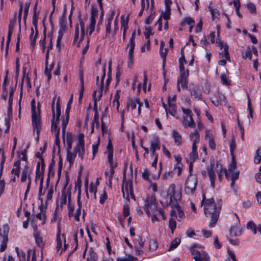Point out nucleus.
<instances>
[{
    "label": "nucleus",
    "mask_w": 261,
    "mask_h": 261,
    "mask_svg": "<svg viewBox=\"0 0 261 261\" xmlns=\"http://www.w3.org/2000/svg\"><path fill=\"white\" fill-rule=\"evenodd\" d=\"M201 204L204 205L205 215L211 218L208 226L210 228H213L216 225L219 219L222 201L220 199L216 204L214 198L206 199L205 196L203 195Z\"/></svg>",
    "instance_id": "nucleus-1"
},
{
    "label": "nucleus",
    "mask_w": 261,
    "mask_h": 261,
    "mask_svg": "<svg viewBox=\"0 0 261 261\" xmlns=\"http://www.w3.org/2000/svg\"><path fill=\"white\" fill-rule=\"evenodd\" d=\"M175 185L171 184L168 190L166 197V204L167 205H175L178 203V201L181 198L180 190L176 191Z\"/></svg>",
    "instance_id": "nucleus-2"
},
{
    "label": "nucleus",
    "mask_w": 261,
    "mask_h": 261,
    "mask_svg": "<svg viewBox=\"0 0 261 261\" xmlns=\"http://www.w3.org/2000/svg\"><path fill=\"white\" fill-rule=\"evenodd\" d=\"M189 175L186 181L185 190L188 194H193L195 191L197 185V177L196 175L192 174V165H189Z\"/></svg>",
    "instance_id": "nucleus-3"
},
{
    "label": "nucleus",
    "mask_w": 261,
    "mask_h": 261,
    "mask_svg": "<svg viewBox=\"0 0 261 261\" xmlns=\"http://www.w3.org/2000/svg\"><path fill=\"white\" fill-rule=\"evenodd\" d=\"M106 76V65H105L102 69V75L101 78V83L98 90L94 91L92 96L94 101V112H98L97 110V102L99 101L102 96V92L103 88V81Z\"/></svg>",
    "instance_id": "nucleus-4"
},
{
    "label": "nucleus",
    "mask_w": 261,
    "mask_h": 261,
    "mask_svg": "<svg viewBox=\"0 0 261 261\" xmlns=\"http://www.w3.org/2000/svg\"><path fill=\"white\" fill-rule=\"evenodd\" d=\"M36 6L37 4L34 8V14L33 16V24L35 28V35L34 36V31L33 28H31V34L30 36V39L31 42V46L34 47L36 43V39L38 34V31L37 29V23H38V15L36 12Z\"/></svg>",
    "instance_id": "nucleus-5"
},
{
    "label": "nucleus",
    "mask_w": 261,
    "mask_h": 261,
    "mask_svg": "<svg viewBox=\"0 0 261 261\" xmlns=\"http://www.w3.org/2000/svg\"><path fill=\"white\" fill-rule=\"evenodd\" d=\"M74 151L76 154L78 153V155L82 160L84 159V155L85 153V141L84 136L83 134H81L78 137V143L74 147Z\"/></svg>",
    "instance_id": "nucleus-6"
},
{
    "label": "nucleus",
    "mask_w": 261,
    "mask_h": 261,
    "mask_svg": "<svg viewBox=\"0 0 261 261\" xmlns=\"http://www.w3.org/2000/svg\"><path fill=\"white\" fill-rule=\"evenodd\" d=\"M188 91L190 92V95L193 99L196 100L202 99L201 91L197 85L193 83H190Z\"/></svg>",
    "instance_id": "nucleus-7"
},
{
    "label": "nucleus",
    "mask_w": 261,
    "mask_h": 261,
    "mask_svg": "<svg viewBox=\"0 0 261 261\" xmlns=\"http://www.w3.org/2000/svg\"><path fill=\"white\" fill-rule=\"evenodd\" d=\"M211 102L216 107H218L220 105H226L227 103V100L225 96L218 92L213 96L211 97Z\"/></svg>",
    "instance_id": "nucleus-8"
},
{
    "label": "nucleus",
    "mask_w": 261,
    "mask_h": 261,
    "mask_svg": "<svg viewBox=\"0 0 261 261\" xmlns=\"http://www.w3.org/2000/svg\"><path fill=\"white\" fill-rule=\"evenodd\" d=\"M40 112H37V113L32 114V121L33 131H36L38 133V132L41 131V120L40 117Z\"/></svg>",
    "instance_id": "nucleus-9"
},
{
    "label": "nucleus",
    "mask_w": 261,
    "mask_h": 261,
    "mask_svg": "<svg viewBox=\"0 0 261 261\" xmlns=\"http://www.w3.org/2000/svg\"><path fill=\"white\" fill-rule=\"evenodd\" d=\"M98 14V10L96 8L92 7L90 13V22L89 24V27L88 28L89 30V35L90 36L94 31L95 23H96V17L97 16Z\"/></svg>",
    "instance_id": "nucleus-10"
},
{
    "label": "nucleus",
    "mask_w": 261,
    "mask_h": 261,
    "mask_svg": "<svg viewBox=\"0 0 261 261\" xmlns=\"http://www.w3.org/2000/svg\"><path fill=\"white\" fill-rule=\"evenodd\" d=\"M125 176L123 177V184L121 187V191L122 192L123 197L125 198V193H126V199L129 202V193L130 191L133 189V183L131 181H125Z\"/></svg>",
    "instance_id": "nucleus-11"
},
{
    "label": "nucleus",
    "mask_w": 261,
    "mask_h": 261,
    "mask_svg": "<svg viewBox=\"0 0 261 261\" xmlns=\"http://www.w3.org/2000/svg\"><path fill=\"white\" fill-rule=\"evenodd\" d=\"M150 144L151 156H155L157 154L155 153V150L160 149L161 142L159 138L158 137H154L150 141Z\"/></svg>",
    "instance_id": "nucleus-12"
},
{
    "label": "nucleus",
    "mask_w": 261,
    "mask_h": 261,
    "mask_svg": "<svg viewBox=\"0 0 261 261\" xmlns=\"http://www.w3.org/2000/svg\"><path fill=\"white\" fill-rule=\"evenodd\" d=\"M214 165V160L211 161L210 166L207 168V172L210 179L211 185L213 188H215V181L216 178L215 172L213 169Z\"/></svg>",
    "instance_id": "nucleus-13"
},
{
    "label": "nucleus",
    "mask_w": 261,
    "mask_h": 261,
    "mask_svg": "<svg viewBox=\"0 0 261 261\" xmlns=\"http://www.w3.org/2000/svg\"><path fill=\"white\" fill-rule=\"evenodd\" d=\"M16 22V19L15 17L13 19H11L9 21V31L8 33V37H7V40L6 42V53L8 52V45L11 40V38L12 36V35L13 34V32L14 29L15 25Z\"/></svg>",
    "instance_id": "nucleus-14"
},
{
    "label": "nucleus",
    "mask_w": 261,
    "mask_h": 261,
    "mask_svg": "<svg viewBox=\"0 0 261 261\" xmlns=\"http://www.w3.org/2000/svg\"><path fill=\"white\" fill-rule=\"evenodd\" d=\"M137 104L139 105L138 114L140 115L141 112V107L143 105V103L140 102L139 99L132 98L129 99L127 103V110H128L129 107H130L132 110L135 109L137 107Z\"/></svg>",
    "instance_id": "nucleus-15"
},
{
    "label": "nucleus",
    "mask_w": 261,
    "mask_h": 261,
    "mask_svg": "<svg viewBox=\"0 0 261 261\" xmlns=\"http://www.w3.org/2000/svg\"><path fill=\"white\" fill-rule=\"evenodd\" d=\"M9 231L8 225H4L0 228V239L2 240H8V235Z\"/></svg>",
    "instance_id": "nucleus-16"
},
{
    "label": "nucleus",
    "mask_w": 261,
    "mask_h": 261,
    "mask_svg": "<svg viewBox=\"0 0 261 261\" xmlns=\"http://www.w3.org/2000/svg\"><path fill=\"white\" fill-rule=\"evenodd\" d=\"M44 170V169H42L40 168V163L38 162L36 167V180L37 178L40 179V185L43 184V183Z\"/></svg>",
    "instance_id": "nucleus-17"
},
{
    "label": "nucleus",
    "mask_w": 261,
    "mask_h": 261,
    "mask_svg": "<svg viewBox=\"0 0 261 261\" xmlns=\"http://www.w3.org/2000/svg\"><path fill=\"white\" fill-rule=\"evenodd\" d=\"M237 168V162L235 160V156H232V161L231 163L229 164L228 170L225 169V175L226 178L228 179L229 177V173H231V172L233 171L234 170Z\"/></svg>",
    "instance_id": "nucleus-18"
},
{
    "label": "nucleus",
    "mask_w": 261,
    "mask_h": 261,
    "mask_svg": "<svg viewBox=\"0 0 261 261\" xmlns=\"http://www.w3.org/2000/svg\"><path fill=\"white\" fill-rule=\"evenodd\" d=\"M128 18H127L126 20H125L124 15L121 16V29H123V40L124 41L126 37V33L127 30L128 29Z\"/></svg>",
    "instance_id": "nucleus-19"
},
{
    "label": "nucleus",
    "mask_w": 261,
    "mask_h": 261,
    "mask_svg": "<svg viewBox=\"0 0 261 261\" xmlns=\"http://www.w3.org/2000/svg\"><path fill=\"white\" fill-rule=\"evenodd\" d=\"M242 231L243 228H241L236 225L231 226L229 229V234L231 237H237L241 236Z\"/></svg>",
    "instance_id": "nucleus-20"
},
{
    "label": "nucleus",
    "mask_w": 261,
    "mask_h": 261,
    "mask_svg": "<svg viewBox=\"0 0 261 261\" xmlns=\"http://www.w3.org/2000/svg\"><path fill=\"white\" fill-rule=\"evenodd\" d=\"M114 16V13L112 12L111 15L107 19V21L106 25V37L110 36L111 32V22L113 19Z\"/></svg>",
    "instance_id": "nucleus-21"
},
{
    "label": "nucleus",
    "mask_w": 261,
    "mask_h": 261,
    "mask_svg": "<svg viewBox=\"0 0 261 261\" xmlns=\"http://www.w3.org/2000/svg\"><path fill=\"white\" fill-rule=\"evenodd\" d=\"M80 80L81 83V89L79 95V101H80L83 97V93L84 91V73L82 70L80 71Z\"/></svg>",
    "instance_id": "nucleus-22"
},
{
    "label": "nucleus",
    "mask_w": 261,
    "mask_h": 261,
    "mask_svg": "<svg viewBox=\"0 0 261 261\" xmlns=\"http://www.w3.org/2000/svg\"><path fill=\"white\" fill-rule=\"evenodd\" d=\"M172 137L174 138L175 144L177 146L181 145L182 139L179 133L175 129H174L172 130Z\"/></svg>",
    "instance_id": "nucleus-23"
},
{
    "label": "nucleus",
    "mask_w": 261,
    "mask_h": 261,
    "mask_svg": "<svg viewBox=\"0 0 261 261\" xmlns=\"http://www.w3.org/2000/svg\"><path fill=\"white\" fill-rule=\"evenodd\" d=\"M34 236L35 239V242L37 246L42 247L43 246L42 238L39 235L38 232L37 231V227H34Z\"/></svg>",
    "instance_id": "nucleus-24"
},
{
    "label": "nucleus",
    "mask_w": 261,
    "mask_h": 261,
    "mask_svg": "<svg viewBox=\"0 0 261 261\" xmlns=\"http://www.w3.org/2000/svg\"><path fill=\"white\" fill-rule=\"evenodd\" d=\"M156 203L155 198L154 196H152L148 197L145 201V206H147L152 209V207L154 206V204Z\"/></svg>",
    "instance_id": "nucleus-25"
},
{
    "label": "nucleus",
    "mask_w": 261,
    "mask_h": 261,
    "mask_svg": "<svg viewBox=\"0 0 261 261\" xmlns=\"http://www.w3.org/2000/svg\"><path fill=\"white\" fill-rule=\"evenodd\" d=\"M14 167L11 170V173L14 174L15 175L17 176L18 177L19 176L20 174V161L17 160L14 164Z\"/></svg>",
    "instance_id": "nucleus-26"
},
{
    "label": "nucleus",
    "mask_w": 261,
    "mask_h": 261,
    "mask_svg": "<svg viewBox=\"0 0 261 261\" xmlns=\"http://www.w3.org/2000/svg\"><path fill=\"white\" fill-rule=\"evenodd\" d=\"M172 208H175L177 211L178 221H180L181 219L185 217V214L181 209L178 203L175 204V205H170Z\"/></svg>",
    "instance_id": "nucleus-27"
},
{
    "label": "nucleus",
    "mask_w": 261,
    "mask_h": 261,
    "mask_svg": "<svg viewBox=\"0 0 261 261\" xmlns=\"http://www.w3.org/2000/svg\"><path fill=\"white\" fill-rule=\"evenodd\" d=\"M76 156V153L74 151L73 152L71 151L67 152L66 160L69 163L70 167L73 164Z\"/></svg>",
    "instance_id": "nucleus-28"
},
{
    "label": "nucleus",
    "mask_w": 261,
    "mask_h": 261,
    "mask_svg": "<svg viewBox=\"0 0 261 261\" xmlns=\"http://www.w3.org/2000/svg\"><path fill=\"white\" fill-rule=\"evenodd\" d=\"M97 255L94 251L92 248H90L88 251V257L87 258V261H97Z\"/></svg>",
    "instance_id": "nucleus-29"
},
{
    "label": "nucleus",
    "mask_w": 261,
    "mask_h": 261,
    "mask_svg": "<svg viewBox=\"0 0 261 261\" xmlns=\"http://www.w3.org/2000/svg\"><path fill=\"white\" fill-rule=\"evenodd\" d=\"M136 37V31H134L132 34V36L129 39V42L127 43L125 49L126 50L127 48H132L135 49V39Z\"/></svg>",
    "instance_id": "nucleus-30"
},
{
    "label": "nucleus",
    "mask_w": 261,
    "mask_h": 261,
    "mask_svg": "<svg viewBox=\"0 0 261 261\" xmlns=\"http://www.w3.org/2000/svg\"><path fill=\"white\" fill-rule=\"evenodd\" d=\"M134 51V49L129 48L127 66L129 68H132L133 65Z\"/></svg>",
    "instance_id": "nucleus-31"
},
{
    "label": "nucleus",
    "mask_w": 261,
    "mask_h": 261,
    "mask_svg": "<svg viewBox=\"0 0 261 261\" xmlns=\"http://www.w3.org/2000/svg\"><path fill=\"white\" fill-rule=\"evenodd\" d=\"M190 138L193 143H198L200 141V137L198 132L195 130L190 134Z\"/></svg>",
    "instance_id": "nucleus-32"
},
{
    "label": "nucleus",
    "mask_w": 261,
    "mask_h": 261,
    "mask_svg": "<svg viewBox=\"0 0 261 261\" xmlns=\"http://www.w3.org/2000/svg\"><path fill=\"white\" fill-rule=\"evenodd\" d=\"M179 71L180 76L178 79L188 80L189 76V70L188 69L185 70V67H183L182 68H179Z\"/></svg>",
    "instance_id": "nucleus-33"
},
{
    "label": "nucleus",
    "mask_w": 261,
    "mask_h": 261,
    "mask_svg": "<svg viewBox=\"0 0 261 261\" xmlns=\"http://www.w3.org/2000/svg\"><path fill=\"white\" fill-rule=\"evenodd\" d=\"M242 58L246 60L247 58L250 60L252 59L251 49L250 46H248L244 51L242 52Z\"/></svg>",
    "instance_id": "nucleus-34"
},
{
    "label": "nucleus",
    "mask_w": 261,
    "mask_h": 261,
    "mask_svg": "<svg viewBox=\"0 0 261 261\" xmlns=\"http://www.w3.org/2000/svg\"><path fill=\"white\" fill-rule=\"evenodd\" d=\"M65 116H66V119H63L62 120V136H63L64 140L65 139V134L66 126L69 121V115H65Z\"/></svg>",
    "instance_id": "nucleus-35"
},
{
    "label": "nucleus",
    "mask_w": 261,
    "mask_h": 261,
    "mask_svg": "<svg viewBox=\"0 0 261 261\" xmlns=\"http://www.w3.org/2000/svg\"><path fill=\"white\" fill-rule=\"evenodd\" d=\"M60 101V97H58L56 103V112H55V116H56V119L55 120H57V121H59V118L61 116V106Z\"/></svg>",
    "instance_id": "nucleus-36"
},
{
    "label": "nucleus",
    "mask_w": 261,
    "mask_h": 261,
    "mask_svg": "<svg viewBox=\"0 0 261 261\" xmlns=\"http://www.w3.org/2000/svg\"><path fill=\"white\" fill-rule=\"evenodd\" d=\"M220 58L221 59H229V53H228V46L225 45L224 49L222 52L219 53Z\"/></svg>",
    "instance_id": "nucleus-37"
},
{
    "label": "nucleus",
    "mask_w": 261,
    "mask_h": 261,
    "mask_svg": "<svg viewBox=\"0 0 261 261\" xmlns=\"http://www.w3.org/2000/svg\"><path fill=\"white\" fill-rule=\"evenodd\" d=\"M181 240L179 238H176L171 242V244L168 249V251H171L176 248L180 243Z\"/></svg>",
    "instance_id": "nucleus-38"
},
{
    "label": "nucleus",
    "mask_w": 261,
    "mask_h": 261,
    "mask_svg": "<svg viewBox=\"0 0 261 261\" xmlns=\"http://www.w3.org/2000/svg\"><path fill=\"white\" fill-rule=\"evenodd\" d=\"M195 23V21L194 19L190 17H188L184 18L182 21L181 22L180 25L181 27H184L186 24H188L189 25H194Z\"/></svg>",
    "instance_id": "nucleus-39"
},
{
    "label": "nucleus",
    "mask_w": 261,
    "mask_h": 261,
    "mask_svg": "<svg viewBox=\"0 0 261 261\" xmlns=\"http://www.w3.org/2000/svg\"><path fill=\"white\" fill-rule=\"evenodd\" d=\"M59 121L55 120V117H52L51 119V131L52 132L55 133L56 134L58 131L60 132V129L58 128V124Z\"/></svg>",
    "instance_id": "nucleus-40"
},
{
    "label": "nucleus",
    "mask_w": 261,
    "mask_h": 261,
    "mask_svg": "<svg viewBox=\"0 0 261 261\" xmlns=\"http://www.w3.org/2000/svg\"><path fill=\"white\" fill-rule=\"evenodd\" d=\"M15 250L19 261H25V253L23 251L20 250L18 247H16Z\"/></svg>",
    "instance_id": "nucleus-41"
},
{
    "label": "nucleus",
    "mask_w": 261,
    "mask_h": 261,
    "mask_svg": "<svg viewBox=\"0 0 261 261\" xmlns=\"http://www.w3.org/2000/svg\"><path fill=\"white\" fill-rule=\"evenodd\" d=\"M257 226L253 221H249L247 224V228L250 229L254 234L257 232Z\"/></svg>",
    "instance_id": "nucleus-42"
},
{
    "label": "nucleus",
    "mask_w": 261,
    "mask_h": 261,
    "mask_svg": "<svg viewBox=\"0 0 261 261\" xmlns=\"http://www.w3.org/2000/svg\"><path fill=\"white\" fill-rule=\"evenodd\" d=\"M177 83L179 85H180L182 89L188 90L189 85H188V80L177 79Z\"/></svg>",
    "instance_id": "nucleus-43"
},
{
    "label": "nucleus",
    "mask_w": 261,
    "mask_h": 261,
    "mask_svg": "<svg viewBox=\"0 0 261 261\" xmlns=\"http://www.w3.org/2000/svg\"><path fill=\"white\" fill-rule=\"evenodd\" d=\"M196 261H210V257L205 252H201V255L196 257Z\"/></svg>",
    "instance_id": "nucleus-44"
},
{
    "label": "nucleus",
    "mask_w": 261,
    "mask_h": 261,
    "mask_svg": "<svg viewBox=\"0 0 261 261\" xmlns=\"http://www.w3.org/2000/svg\"><path fill=\"white\" fill-rule=\"evenodd\" d=\"M31 109H32V114L33 113H37V112H40V104L39 103H38V107L37 108H36V102H35V100L34 99H32L31 102Z\"/></svg>",
    "instance_id": "nucleus-45"
},
{
    "label": "nucleus",
    "mask_w": 261,
    "mask_h": 261,
    "mask_svg": "<svg viewBox=\"0 0 261 261\" xmlns=\"http://www.w3.org/2000/svg\"><path fill=\"white\" fill-rule=\"evenodd\" d=\"M171 9H166L165 12H162L161 17L164 18L166 21H168L170 18Z\"/></svg>",
    "instance_id": "nucleus-46"
},
{
    "label": "nucleus",
    "mask_w": 261,
    "mask_h": 261,
    "mask_svg": "<svg viewBox=\"0 0 261 261\" xmlns=\"http://www.w3.org/2000/svg\"><path fill=\"white\" fill-rule=\"evenodd\" d=\"M39 208L40 210V212L36 215V217L40 220H42V224H44L46 219V215L44 213L41 214V212H42L43 210L42 205L39 206Z\"/></svg>",
    "instance_id": "nucleus-47"
},
{
    "label": "nucleus",
    "mask_w": 261,
    "mask_h": 261,
    "mask_svg": "<svg viewBox=\"0 0 261 261\" xmlns=\"http://www.w3.org/2000/svg\"><path fill=\"white\" fill-rule=\"evenodd\" d=\"M261 161V150L260 148H258L256 151L254 159L255 164H259Z\"/></svg>",
    "instance_id": "nucleus-48"
},
{
    "label": "nucleus",
    "mask_w": 261,
    "mask_h": 261,
    "mask_svg": "<svg viewBox=\"0 0 261 261\" xmlns=\"http://www.w3.org/2000/svg\"><path fill=\"white\" fill-rule=\"evenodd\" d=\"M168 103L169 107V109L168 112L170 113V114L174 116L175 114L176 113V106L175 105L172 104L170 102V100H168Z\"/></svg>",
    "instance_id": "nucleus-49"
},
{
    "label": "nucleus",
    "mask_w": 261,
    "mask_h": 261,
    "mask_svg": "<svg viewBox=\"0 0 261 261\" xmlns=\"http://www.w3.org/2000/svg\"><path fill=\"white\" fill-rule=\"evenodd\" d=\"M70 200H71V197H70V196H69L68 197V216L69 217L73 216V211H74V206L71 204Z\"/></svg>",
    "instance_id": "nucleus-50"
},
{
    "label": "nucleus",
    "mask_w": 261,
    "mask_h": 261,
    "mask_svg": "<svg viewBox=\"0 0 261 261\" xmlns=\"http://www.w3.org/2000/svg\"><path fill=\"white\" fill-rule=\"evenodd\" d=\"M181 56L179 59V68H182L184 67V64H186V60L185 59L183 49L181 50Z\"/></svg>",
    "instance_id": "nucleus-51"
},
{
    "label": "nucleus",
    "mask_w": 261,
    "mask_h": 261,
    "mask_svg": "<svg viewBox=\"0 0 261 261\" xmlns=\"http://www.w3.org/2000/svg\"><path fill=\"white\" fill-rule=\"evenodd\" d=\"M79 22L81 29V36L80 41H82V40H83L85 36V24L84 21L81 18H79Z\"/></svg>",
    "instance_id": "nucleus-52"
},
{
    "label": "nucleus",
    "mask_w": 261,
    "mask_h": 261,
    "mask_svg": "<svg viewBox=\"0 0 261 261\" xmlns=\"http://www.w3.org/2000/svg\"><path fill=\"white\" fill-rule=\"evenodd\" d=\"M158 248V243L154 240H151L149 241V249L153 251H155Z\"/></svg>",
    "instance_id": "nucleus-53"
},
{
    "label": "nucleus",
    "mask_w": 261,
    "mask_h": 261,
    "mask_svg": "<svg viewBox=\"0 0 261 261\" xmlns=\"http://www.w3.org/2000/svg\"><path fill=\"white\" fill-rule=\"evenodd\" d=\"M169 226L171 229L172 232L173 233L174 230L176 227V222L175 220L173 218H170L169 221Z\"/></svg>",
    "instance_id": "nucleus-54"
},
{
    "label": "nucleus",
    "mask_w": 261,
    "mask_h": 261,
    "mask_svg": "<svg viewBox=\"0 0 261 261\" xmlns=\"http://www.w3.org/2000/svg\"><path fill=\"white\" fill-rule=\"evenodd\" d=\"M28 167L26 166L23 169V170H22V172L21 177V181L22 182H25L26 181L27 176H28Z\"/></svg>",
    "instance_id": "nucleus-55"
},
{
    "label": "nucleus",
    "mask_w": 261,
    "mask_h": 261,
    "mask_svg": "<svg viewBox=\"0 0 261 261\" xmlns=\"http://www.w3.org/2000/svg\"><path fill=\"white\" fill-rule=\"evenodd\" d=\"M198 158V153L197 151H192L190 154V163L189 164L193 165V162L195 161V160Z\"/></svg>",
    "instance_id": "nucleus-56"
},
{
    "label": "nucleus",
    "mask_w": 261,
    "mask_h": 261,
    "mask_svg": "<svg viewBox=\"0 0 261 261\" xmlns=\"http://www.w3.org/2000/svg\"><path fill=\"white\" fill-rule=\"evenodd\" d=\"M72 100H73V94H72L71 95V97L68 101V103L67 105V107H66V111H65V115H69V111L71 109V105L72 102Z\"/></svg>",
    "instance_id": "nucleus-57"
},
{
    "label": "nucleus",
    "mask_w": 261,
    "mask_h": 261,
    "mask_svg": "<svg viewBox=\"0 0 261 261\" xmlns=\"http://www.w3.org/2000/svg\"><path fill=\"white\" fill-rule=\"evenodd\" d=\"M151 31L152 30L150 27L145 28V31L144 32V35L146 40L149 39L150 36L152 35Z\"/></svg>",
    "instance_id": "nucleus-58"
},
{
    "label": "nucleus",
    "mask_w": 261,
    "mask_h": 261,
    "mask_svg": "<svg viewBox=\"0 0 261 261\" xmlns=\"http://www.w3.org/2000/svg\"><path fill=\"white\" fill-rule=\"evenodd\" d=\"M208 8L210 10L212 19H213V20H214L215 18L217 17V16H218L219 15V11L216 9H213V8H211L210 6H208Z\"/></svg>",
    "instance_id": "nucleus-59"
},
{
    "label": "nucleus",
    "mask_w": 261,
    "mask_h": 261,
    "mask_svg": "<svg viewBox=\"0 0 261 261\" xmlns=\"http://www.w3.org/2000/svg\"><path fill=\"white\" fill-rule=\"evenodd\" d=\"M221 82L224 85H229L230 84V81L228 80L226 75L225 74H222L220 76Z\"/></svg>",
    "instance_id": "nucleus-60"
},
{
    "label": "nucleus",
    "mask_w": 261,
    "mask_h": 261,
    "mask_svg": "<svg viewBox=\"0 0 261 261\" xmlns=\"http://www.w3.org/2000/svg\"><path fill=\"white\" fill-rule=\"evenodd\" d=\"M123 214L124 217H127L129 215V206L128 203L123 205Z\"/></svg>",
    "instance_id": "nucleus-61"
},
{
    "label": "nucleus",
    "mask_w": 261,
    "mask_h": 261,
    "mask_svg": "<svg viewBox=\"0 0 261 261\" xmlns=\"http://www.w3.org/2000/svg\"><path fill=\"white\" fill-rule=\"evenodd\" d=\"M31 254L32 255L31 261H36V255H35V252L32 250H28L27 258H29L30 259V256Z\"/></svg>",
    "instance_id": "nucleus-62"
},
{
    "label": "nucleus",
    "mask_w": 261,
    "mask_h": 261,
    "mask_svg": "<svg viewBox=\"0 0 261 261\" xmlns=\"http://www.w3.org/2000/svg\"><path fill=\"white\" fill-rule=\"evenodd\" d=\"M63 34H64L62 33V32H58V37L57 41L56 46L59 49V50H60L61 49L60 43L62 39Z\"/></svg>",
    "instance_id": "nucleus-63"
},
{
    "label": "nucleus",
    "mask_w": 261,
    "mask_h": 261,
    "mask_svg": "<svg viewBox=\"0 0 261 261\" xmlns=\"http://www.w3.org/2000/svg\"><path fill=\"white\" fill-rule=\"evenodd\" d=\"M248 10L251 13H255L256 12V7L252 3H249L247 5Z\"/></svg>",
    "instance_id": "nucleus-64"
}]
</instances>
